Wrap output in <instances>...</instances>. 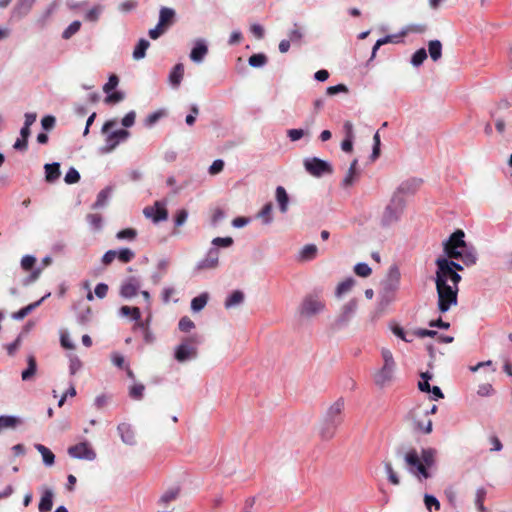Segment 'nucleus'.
<instances>
[{
    "mask_svg": "<svg viewBox=\"0 0 512 512\" xmlns=\"http://www.w3.org/2000/svg\"><path fill=\"white\" fill-rule=\"evenodd\" d=\"M117 430L119 432L121 440L125 444L132 446L136 443L134 431L132 430V428L129 424L121 423L118 425Z\"/></svg>",
    "mask_w": 512,
    "mask_h": 512,
    "instance_id": "nucleus-22",
    "label": "nucleus"
},
{
    "mask_svg": "<svg viewBox=\"0 0 512 512\" xmlns=\"http://www.w3.org/2000/svg\"><path fill=\"white\" fill-rule=\"evenodd\" d=\"M275 199L278 203L280 212L285 214L289 207V196L283 186L276 187Z\"/></svg>",
    "mask_w": 512,
    "mask_h": 512,
    "instance_id": "nucleus-23",
    "label": "nucleus"
},
{
    "mask_svg": "<svg viewBox=\"0 0 512 512\" xmlns=\"http://www.w3.org/2000/svg\"><path fill=\"white\" fill-rule=\"evenodd\" d=\"M219 265V249L210 248L205 257L197 262L195 265V272H202L206 270H214Z\"/></svg>",
    "mask_w": 512,
    "mask_h": 512,
    "instance_id": "nucleus-13",
    "label": "nucleus"
},
{
    "mask_svg": "<svg viewBox=\"0 0 512 512\" xmlns=\"http://www.w3.org/2000/svg\"><path fill=\"white\" fill-rule=\"evenodd\" d=\"M143 215L157 224L168 219V211L165 201H156L152 206L143 209Z\"/></svg>",
    "mask_w": 512,
    "mask_h": 512,
    "instance_id": "nucleus-11",
    "label": "nucleus"
},
{
    "mask_svg": "<svg viewBox=\"0 0 512 512\" xmlns=\"http://www.w3.org/2000/svg\"><path fill=\"white\" fill-rule=\"evenodd\" d=\"M54 491L48 487H42V495L38 505L39 512H50L53 507Z\"/></svg>",
    "mask_w": 512,
    "mask_h": 512,
    "instance_id": "nucleus-19",
    "label": "nucleus"
},
{
    "mask_svg": "<svg viewBox=\"0 0 512 512\" xmlns=\"http://www.w3.org/2000/svg\"><path fill=\"white\" fill-rule=\"evenodd\" d=\"M435 455L436 450L433 448L422 449L420 457L427 469L434 464Z\"/></svg>",
    "mask_w": 512,
    "mask_h": 512,
    "instance_id": "nucleus-36",
    "label": "nucleus"
},
{
    "mask_svg": "<svg viewBox=\"0 0 512 512\" xmlns=\"http://www.w3.org/2000/svg\"><path fill=\"white\" fill-rule=\"evenodd\" d=\"M427 58V52L424 48L418 49L411 57V64L414 67H419Z\"/></svg>",
    "mask_w": 512,
    "mask_h": 512,
    "instance_id": "nucleus-44",
    "label": "nucleus"
},
{
    "mask_svg": "<svg viewBox=\"0 0 512 512\" xmlns=\"http://www.w3.org/2000/svg\"><path fill=\"white\" fill-rule=\"evenodd\" d=\"M145 386L141 383L134 384L129 389V396L135 400H141L144 395Z\"/></svg>",
    "mask_w": 512,
    "mask_h": 512,
    "instance_id": "nucleus-46",
    "label": "nucleus"
},
{
    "mask_svg": "<svg viewBox=\"0 0 512 512\" xmlns=\"http://www.w3.org/2000/svg\"><path fill=\"white\" fill-rule=\"evenodd\" d=\"M429 55L433 61H438L442 56V44L439 40H431L428 44Z\"/></svg>",
    "mask_w": 512,
    "mask_h": 512,
    "instance_id": "nucleus-35",
    "label": "nucleus"
},
{
    "mask_svg": "<svg viewBox=\"0 0 512 512\" xmlns=\"http://www.w3.org/2000/svg\"><path fill=\"white\" fill-rule=\"evenodd\" d=\"M344 407L345 401L343 398H338L329 406L319 428V435L322 439L330 440L334 437L338 427L343 422Z\"/></svg>",
    "mask_w": 512,
    "mask_h": 512,
    "instance_id": "nucleus-3",
    "label": "nucleus"
},
{
    "mask_svg": "<svg viewBox=\"0 0 512 512\" xmlns=\"http://www.w3.org/2000/svg\"><path fill=\"white\" fill-rule=\"evenodd\" d=\"M245 299V295L241 290H234L225 300L224 306L226 309H231L240 306Z\"/></svg>",
    "mask_w": 512,
    "mask_h": 512,
    "instance_id": "nucleus-26",
    "label": "nucleus"
},
{
    "mask_svg": "<svg viewBox=\"0 0 512 512\" xmlns=\"http://www.w3.org/2000/svg\"><path fill=\"white\" fill-rule=\"evenodd\" d=\"M116 256L120 262L129 263L134 259L135 253L130 248H120L116 250Z\"/></svg>",
    "mask_w": 512,
    "mask_h": 512,
    "instance_id": "nucleus-40",
    "label": "nucleus"
},
{
    "mask_svg": "<svg viewBox=\"0 0 512 512\" xmlns=\"http://www.w3.org/2000/svg\"><path fill=\"white\" fill-rule=\"evenodd\" d=\"M104 7L100 4L93 6L89 9L85 14V20L89 22H97L100 18V15L103 12Z\"/></svg>",
    "mask_w": 512,
    "mask_h": 512,
    "instance_id": "nucleus-39",
    "label": "nucleus"
},
{
    "mask_svg": "<svg viewBox=\"0 0 512 512\" xmlns=\"http://www.w3.org/2000/svg\"><path fill=\"white\" fill-rule=\"evenodd\" d=\"M234 243L233 239L231 237H216L211 241L212 247L211 248H228L232 246Z\"/></svg>",
    "mask_w": 512,
    "mask_h": 512,
    "instance_id": "nucleus-45",
    "label": "nucleus"
},
{
    "mask_svg": "<svg viewBox=\"0 0 512 512\" xmlns=\"http://www.w3.org/2000/svg\"><path fill=\"white\" fill-rule=\"evenodd\" d=\"M325 309L326 304L324 300L318 294L310 293L303 298L298 312L301 317L309 319L321 314Z\"/></svg>",
    "mask_w": 512,
    "mask_h": 512,
    "instance_id": "nucleus-6",
    "label": "nucleus"
},
{
    "mask_svg": "<svg viewBox=\"0 0 512 512\" xmlns=\"http://www.w3.org/2000/svg\"><path fill=\"white\" fill-rule=\"evenodd\" d=\"M137 5L138 2L136 0H126L119 5V10L124 13H127L134 10L137 7Z\"/></svg>",
    "mask_w": 512,
    "mask_h": 512,
    "instance_id": "nucleus-64",
    "label": "nucleus"
},
{
    "mask_svg": "<svg viewBox=\"0 0 512 512\" xmlns=\"http://www.w3.org/2000/svg\"><path fill=\"white\" fill-rule=\"evenodd\" d=\"M347 92H348V88L344 84H338V85H334V86H329L326 89V94L329 95V96H334V95H336L338 93H347Z\"/></svg>",
    "mask_w": 512,
    "mask_h": 512,
    "instance_id": "nucleus-58",
    "label": "nucleus"
},
{
    "mask_svg": "<svg viewBox=\"0 0 512 512\" xmlns=\"http://www.w3.org/2000/svg\"><path fill=\"white\" fill-rule=\"evenodd\" d=\"M121 316H131L132 320L137 322V326L145 328V324L141 320V312L138 307L122 306L119 310Z\"/></svg>",
    "mask_w": 512,
    "mask_h": 512,
    "instance_id": "nucleus-25",
    "label": "nucleus"
},
{
    "mask_svg": "<svg viewBox=\"0 0 512 512\" xmlns=\"http://www.w3.org/2000/svg\"><path fill=\"white\" fill-rule=\"evenodd\" d=\"M81 28V22L78 20L73 21L70 25L63 31L62 38L65 40L70 39L73 35H75Z\"/></svg>",
    "mask_w": 512,
    "mask_h": 512,
    "instance_id": "nucleus-43",
    "label": "nucleus"
},
{
    "mask_svg": "<svg viewBox=\"0 0 512 512\" xmlns=\"http://www.w3.org/2000/svg\"><path fill=\"white\" fill-rule=\"evenodd\" d=\"M141 288V281L135 276L126 278L120 286L119 294L124 299H131L135 297Z\"/></svg>",
    "mask_w": 512,
    "mask_h": 512,
    "instance_id": "nucleus-15",
    "label": "nucleus"
},
{
    "mask_svg": "<svg viewBox=\"0 0 512 512\" xmlns=\"http://www.w3.org/2000/svg\"><path fill=\"white\" fill-rule=\"evenodd\" d=\"M303 129H289L287 130V136L293 142L300 140L303 136L306 135Z\"/></svg>",
    "mask_w": 512,
    "mask_h": 512,
    "instance_id": "nucleus-62",
    "label": "nucleus"
},
{
    "mask_svg": "<svg viewBox=\"0 0 512 512\" xmlns=\"http://www.w3.org/2000/svg\"><path fill=\"white\" fill-rule=\"evenodd\" d=\"M224 168V161L222 159H216L213 161V163L209 167V173L211 175H216L222 172Z\"/></svg>",
    "mask_w": 512,
    "mask_h": 512,
    "instance_id": "nucleus-60",
    "label": "nucleus"
},
{
    "mask_svg": "<svg viewBox=\"0 0 512 512\" xmlns=\"http://www.w3.org/2000/svg\"><path fill=\"white\" fill-rule=\"evenodd\" d=\"M198 343L197 336L186 338L175 348L174 357L178 362H186L194 359L197 356V348L195 344Z\"/></svg>",
    "mask_w": 512,
    "mask_h": 512,
    "instance_id": "nucleus-10",
    "label": "nucleus"
},
{
    "mask_svg": "<svg viewBox=\"0 0 512 512\" xmlns=\"http://www.w3.org/2000/svg\"><path fill=\"white\" fill-rule=\"evenodd\" d=\"M248 63L251 67L260 68L267 63V57L263 53L253 54L249 57Z\"/></svg>",
    "mask_w": 512,
    "mask_h": 512,
    "instance_id": "nucleus-41",
    "label": "nucleus"
},
{
    "mask_svg": "<svg viewBox=\"0 0 512 512\" xmlns=\"http://www.w3.org/2000/svg\"><path fill=\"white\" fill-rule=\"evenodd\" d=\"M86 220L93 230H101L103 226V219L100 214H88Z\"/></svg>",
    "mask_w": 512,
    "mask_h": 512,
    "instance_id": "nucleus-42",
    "label": "nucleus"
},
{
    "mask_svg": "<svg viewBox=\"0 0 512 512\" xmlns=\"http://www.w3.org/2000/svg\"><path fill=\"white\" fill-rule=\"evenodd\" d=\"M28 367L22 372L21 377L23 381L30 380L36 373L37 363L34 356L30 355L27 358Z\"/></svg>",
    "mask_w": 512,
    "mask_h": 512,
    "instance_id": "nucleus-34",
    "label": "nucleus"
},
{
    "mask_svg": "<svg viewBox=\"0 0 512 512\" xmlns=\"http://www.w3.org/2000/svg\"><path fill=\"white\" fill-rule=\"evenodd\" d=\"M125 95L121 91H116L113 93H108V95L105 98L106 103H118L121 102L124 99Z\"/></svg>",
    "mask_w": 512,
    "mask_h": 512,
    "instance_id": "nucleus-63",
    "label": "nucleus"
},
{
    "mask_svg": "<svg viewBox=\"0 0 512 512\" xmlns=\"http://www.w3.org/2000/svg\"><path fill=\"white\" fill-rule=\"evenodd\" d=\"M35 449L41 454L43 463L46 466H52L55 462V455L53 452L42 444H35Z\"/></svg>",
    "mask_w": 512,
    "mask_h": 512,
    "instance_id": "nucleus-29",
    "label": "nucleus"
},
{
    "mask_svg": "<svg viewBox=\"0 0 512 512\" xmlns=\"http://www.w3.org/2000/svg\"><path fill=\"white\" fill-rule=\"evenodd\" d=\"M179 492H180V489L178 487L171 488L163 493V495L160 497L159 502L161 504H166L170 501H173L177 498V496L179 495Z\"/></svg>",
    "mask_w": 512,
    "mask_h": 512,
    "instance_id": "nucleus-48",
    "label": "nucleus"
},
{
    "mask_svg": "<svg viewBox=\"0 0 512 512\" xmlns=\"http://www.w3.org/2000/svg\"><path fill=\"white\" fill-rule=\"evenodd\" d=\"M424 503H425V506L428 510L431 511V508L434 507L435 510H439L440 509V502L439 500L433 496V495H430V494H425L424 495Z\"/></svg>",
    "mask_w": 512,
    "mask_h": 512,
    "instance_id": "nucleus-55",
    "label": "nucleus"
},
{
    "mask_svg": "<svg viewBox=\"0 0 512 512\" xmlns=\"http://www.w3.org/2000/svg\"><path fill=\"white\" fill-rule=\"evenodd\" d=\"M395 454L397 457H403L409 473L423 479L430 477V474L424 463L421 461V457L416 449L411 448L404 453L403 447H398L395 451Z\"/></svg>",
    "mask_w": 512,
    "mask_h": 512,
    "instance_id": "nucleus-5",
    "label": "nucleus"
},
{
    "mask_svg": "<svg viewBox=\"0 0 512 512\" xmlns=\"http://www.w3.org/2000/svg\"><path fill=\"white\" fill-rule=\"evenodd\" d=\"M45 178L49 183L55 182L60 177V164L57 162L45 164Z\"/></svg>",
    "mask_w": 512,
    "mask_h": 512,
    "instance_id": "nucleus-28",
    "label": "nucleus"
},
{
    "mask_svg": "<svg viewBox=\"0 0 512 512\" xmlns=\"http://www.w3.org/2000/svg\"><path fill=\"white\" fill-rule=\"evenodd\" d=\"M395 371L396 366L383 364L382 367L373 374L375 385L379 388L388 386L394 380Z\"/></svg>",
    "mask_w": 512,
    "mask_h": 512,
    "instance_id": "nucleus-14",
    "label": "nucleus"
},
{
    "mask_svg": "<svg viewBox=\"0 0 512 512\" xmlns=\"http://www.w3.org/2000/svg\"><path fill=\"white\" fill-rule=\"evenodd\" d=\"M82 368V362L76 355L69 357V372L75 375Z\"/></svg>",
    "mask_w": 512,
    "mask_h": 512,
    "instance_id": "nucleus-53",
    "label": "nucleus"
},
{
    "mask_svg": "<svg viewBox=\"0 0 512 512\" xmlns=\"http://www.w3.org/2000/svg\"><path fill=\"white\" fill-rule=\"evenodd\" d=\"M422 183L421 179L418 178H411L406 181H403L397 190L394 192V194H398L399 196L403 195H412L414 194L420 187Z\"/></svg>",
    "mask_w": 512,
    "mask_h": 512,
    "instance_id": "nucleus-18",
    "label": "nucleus"
},
{
    "mask_svg": "<svg viewBox=\"0 0 512 512\" xmlns=\"http://www.w3.org/2000/svg\"><path fill=\"white\" fill-rule=\"evenodd\" d=\"M486 497V490L483 487H480L476 491V498H475V504L480 512L485 511L484 507V499Z\"/></svg>",
    "mask_w": 512,
    "mask_h": 512,
    "instance_id": "nucleus-51",
    "label": "nucleus"
},
{
    "mask_svg": "<svg viewBox=\"0 0 512 512\" xmlns=\"http://www.w3.org/2000/svg\"><path fill=\"white\" fill-rule=\"evenodd\" d=\"M80 180V173L74 168V167H71L65 177H64V181L65 183L67 184H75L77 183L78 181Z\"/></svg>",
    "mask_w": 512,
    "mask_h": 512,
    "instance_id": "nucleus-54",
    "label": "nucleus"
},
{
    "mask_svg": "<svg viewBox=\"0 0 512 512\" xmlns=\"http://www.w3.org/2000/svg\"><path fill=\"white\" fill-rule=\"evenodd\" d=\"M35 0H18L11 11L12 20H20L31 11Z\"/></svg>",
    "mask_w": 512,
    "mask_h": 512,
    "instance_id": "nucleus-17",
    "label": "nucleus"
},
{
    "mask_svg": "<svg viewBox=\"0 0 512 512\" xmlns=\"http://www.w3.org/2000/svg\"><path fill=\"white\" fill-rule=\"evenodd\" d=\"M116 125V120H108L102 126L101 131L106 135L105 145L100 148L103 154L112 152L120 143L125 142L130 137V132L125 129L110 131Z\"/></svg>",
    "mask_w": 512,
    "mask_h": 512,
    "instance_id": "nucleus-4",
    "label": "nucleus"
},
{
    "mask_svg": "<svg viewBox=\"0 0 512 512\" xmlns=\"http://www.w3.org/2000/svg\"><path fill=\"white\" fill-rule=\"evenodd\" d=\"M465 234L462 230H456L443 242L444 253L448 258L461 260L464 265L472 266L477 262V252L472 245L464 240Z\"/></svg>",
    "mask_w": 512,
    "mask_h": 512,
    "instance_id": "nucleus-2",
    "label": "nucleus"
},
{
    "mask_svg": "<svg viewBox=\"0 0 512 512\" xmlns=\"http://www.w3.org/2000/svg\"><path fill=\"white\" fill-rule=\"evenodd\" d=\"M175 11L172 8L162 7L159 11V26H163L166 30L173 24Z\"/></svg>",
    "mask_w": 512,
    "mask_h": 512,
    "instance_id": "nucleus-24",
    "label": "nucleus"
},
{
    "mask_svg": "<svg viewBox=\"0 0 512 512\" xmlns=\"http://www.w3.org/2000/svg\"><path fill=\"white\" fill-rule=\"evenodd\" d=\"M303 165L307 173L317 178H320L325 174L330 175L333 173L332 165L328 161L318 157L305 158Z\"/></svg>",
    "mask_w": 512,
    "mask_h": 512,
    "instance_id": "nucleus-9",
    "label": "nucleus"
},
{
    "mask_svg": "<svg viewBox=\"0 0 512 512\" xmlns=\"http://www.w3.org/2000/svg\"><path fill=\"white\" fill-rule=\"evenodd\" d=\"M358 309V301L355 298L350 299L342 305L338 315L332 323V328L340 330L348 326Z\"/></svg>",
    "mask_w": 512,
    "mask_h": 512,
    "instance_id": "nucleus-8",
    "label": "nucleus"
},
{
    "mask_svg": "<svg viewBox=\"0 0 512 512\" xmlns=\"http://www.w3.org/2000/svg\"><path fill=\"white\" fill-rule=\"evenodd\" d=\"M384 469L387 474L388 480L393 485H398L400 483L399 477L393 470L392 464L389 461L384 462Z\"/></svg>",
    "mask_w": 512,
    "mask_h": 512,
    "instance_id": "nucleus-47",
    "label": "nucleus"
},
{
    "mask_svg": "<svg viewBox=\"0 0 512 512\" xmlns=\"http://www.w3.org/2000/svg\"><path fill=\"white\" fill-rule=\"evenodd\" d=\"M354 272L360 277H368L372 273V269L367 263L360 262L354 266Z\"/></svg>",
    "mask_w": 512,
    "mask_h": 512,
    "instance_id": "nucleus-49",
    "label": "nucleus"
},
{
    "mask_svg": "<svg viewBox=\"0 0 512 512\" xmlns=\"http://www.w3.org/2000/svg\"><path fill=\"white\" fill-rule=\"evenodd\" d=\"M19 423V419L15 416H0V428H14Z\"/></svg>",
    "mask_w": 512,
    "mask_h": 512,
    "instance_id": "nucleus-50",
    "label": "nucleus"
},
{
    "mask_svg": "<svg viewBox=\"0 0 512 512\" xmlns=\"http://www.w3.org/2000/svg\"><path fill=\"white\" fill-rule=\"evenodd\" d=\"M149 46H150L149 41L144 38H141L134 48V51L132 54L133 59L134 60L143 59L146 56V51L149 48Z\"/></svg>",
    "mask_w": 512,
    "mask_h": 512,
    "instance_id": "nucleus-31",
    "label": "nucleus"
},
{
    "mask_svg": "<svg viewBox=\"0 0 512 512\" xmlns=\"http://www.w3.org/2000/svg\"><path fill=\"white\" fill-rule=\"evenodd\" d=\"M435 264L437 266L435 273V285L438 296L437 305L439 311L445 313L452 306L457 305L458 285L462 277L449 266L446 257H438Z\"/></svg>",
    "mask_w": 512,
    "mask_h": 512,
    "instance_id": "nucleus-1",
    "label": "nucleus"
},
{
    "mask_svg": "<svg viewBox=\"0 0 512 512\" xmlns=\"http://www.w3.org/2000/svg\"><path fill=\"white\" fill-rule=\"evenodd\" d=\"M70 457L80 460L93 461L96 459V452L89 443L81 442L68 448Z\"/></svg>",
    "mask_w": 512,
    "mask_h": 512,
    "instance_id": "nucleus-12",
    "label": "nucleus"
},
{
    "mask_svg": "<svg viewBox=\"0 0 512 512\" xmlns=\"http://www.w3.org/2000/svg\"><path fill=\"white\" fill-rule=\"evenodd\" d=\"M36 263V258L33 255H25L21 259V267L25 271H29Z\"/></svg>",
    "mask_w": 512,
    "mask_h": 512,
    "instance_id": "nucleus-57",
    "label": "nucleus"
},
{
    "mask_svg": "<svg viewBox=\"0 0 512 512\" xmlns=\"http://www.w3.org/2000/svg\"><path fill=\"white\" fill-rule=\"evenodd\" d=\"M187 218H188L187 210L181 209V210L177 211V213L175 215V219H174L175 225L177 227L184 225L185 222L187 221Z\"/></svg>",
    "mask_w": 512,
    "mask_h": 512,
    "instance_id": "nucleus-61",
    "label": "nucleus"
},
{
    "mask_svg": "<svg viewBox=\"0 0 512 512\" xmlns=\"http://www.w3.org/2000/svg\"><path fill=\"white\" fill-rule=\"evenodd\" d=\"M184 77V65L177 63L169 73L168 82L173 89H178Z\"/></svg>",
    "mask_w": 512,
    "mask_h": 512,
    "instance_id": "nucleus-21",
    "label": "nucleus"
},
{
    "mask_svg": "<svg viewBox=\"0 0 512 512\" xmlns=\"http://www.w3.org/2000/svg\"><path fill=\"white\" fill-rule=\"evenodd\" d=\"M137 230L134 228H126L116 233V238L120 241H134L137 237Z\"/></svg>",
    "mask_w": 512,
    "mask_h": 512,
    "instance_id": "nucleus-38",
    "label": "nucleus"
},
{
    "mask_svg": "<svg viewBox=\"0 0 512 512\" xmlns=\"http://www.w3.org/2000/svg\"><path fill=\"white\" fill-rule=\"evenodd\" d=\"M272 210H273L272 203L268 202L258 212L257 217L262 220L263 224L269 225L273 222Z\"/></svg>",
    "mask_w": 512,
    "mask_h": 512,
    "instance_id": "nucleus-33",
    "label": "nucleus"
},
{
    "mask_svg": "<svg viewBox=\"0 0 512 512\" xmlns=\"http://www.w3.org/2000/svg\"><path fill=\"white\" fill-rule=\"evenodd\" d=\"M170 265V261L167 258H162L158 260L156 264V270L151 274L150 279L154 285H158L162 278L166 275L168 268Z\"/></svg>",
    "mask_w": 512,
    "mask_h": 512,
    "instance_id": "nucleus-20",
    "label": "nucleus"
},
{
    "mask_svg": "<svg viewBox=\"0 0 512 512\" xmlns=\"http://www.w3.org/2000/svg\"><path fill=\"white\" fill-rule=\"evenodd\" d=\"M208 298L209 297L207 293H202L199 296L193 298L191 301V309L194 312L201 311L206 306Z\"/></svg>",
    "mask_w": 512,
    "mask_h": 512,
    "instance_id": "nucleus-37",
    "label": "nucleus"
},
{
    "mask_svg": "<svg viewBox=\"0 0 512 512\" xmlns=\"http://www.w3.org/2000/svg\"><path fill=\"white\" fill-rule=\"evenodd\" d=\"M118 83L119 78L115 74L110 75L107 83L103 86V91L107 94L110 93L117 87Z\"/></svg>",
    "mask_w": 512,
    "mask_h": 512,
    "instance_id": "nucleus-56",
    "label": "nucleus"
},
{
    "mask_svg": "<svg viewBox=\"0 0 512 512\" xmlns=\"http://www.w3.org/2000/svg\"><path fill=\"white\" fill-rule=\"evenodd\" d=\"M208 54V45L205 39L198 38L194 41V46L190 52V60L194 63H202Z\"/></svg>",
    "mask_w": 512,
    "mask_h": 512,
    "instance_id": "nucleus-16",
    "label": "nucleus"
},
{
    "mask_svg": "<svg viewBox=\"0 0 512 512\" xmlns=\"http://www.w3.org/2000/svg\"><path fill=\"white\" fill-rule=\"evenodd\" d=\"M111 192H112L111 187H106L103 190H101L98 193L96 201L92 205V208L100 209V208H103L104 206H106V204L108 203L109 197L111 195Z\"/></svg>",
    "mask_w": 512,
    "mask_h": 512,
    "instance_id": "nucleus-30",
    "label": "nucleus"
},
{
    "mask_svg": "<svg viewBox=\"0 0 512 512\" xmlns=\"http://www.w3.org/2000/svg\"><path fill=\"white\" fill-rule=\"evenodd\" d=\"M195 327L194 322L188 317L183 316L178 323V328L182 332H189Z\"/></svg>",
    "mask_w": 512,
    "mask_h": 512,
    "instance_id": "nucleus-52",
    "label": "nucleus"
},
{
    "mask_svg": "<svg viewBox=\"0 0 512 512\" xmlns=\"http://www.w3.org/2000/svg\"><path fill=\"white\" fill-rule=\"evenodd\" d=\"M354 285L355 280L352 277L346 278L344 281L337 285L335 290L336 297L341 298L344 294L348 293Z\"/></svg>",
    "mask_w": 512,
    "mask_h": 512,
    "instance_id": "nucleus-32",
    "label": "nucleus"
},
{
    "mask_svg": "<svg viewBox=\"0 0 512 512\" xmlns=\"http://www.w3.org/2000/svg\"><path fill=\"white\" fill-rule=\"evenodd\" d=\"M318 248L315 244H307L300 251L298 255L299 261H311L317 257Z\"/></svg>",
    "mask_w": 512,
    "mask_h": 512,
    "instance_id": "nucleus-27",
    "label": "nucleus"
},
{
    "mask_svg": "<svg viewBox=\"0 0 512 512\" xmlns=\"http://www.w3.org/2000/svg\"><path fill=\"white\" fill-rule=\"evenodd\" d=\"M405 199L398 194H393L390 202L385 207V210L382 215V225L390 226L396 222H398L403 214L405 208Z\"/></svg>",
    "mask_w": 512,
    "mask_h": 512,
    "instance_id": "nucleus-7",
    "label": "nucleus"
},
{
    "mask_svg": "<svg viewBox=\"0 0 512 512\" xmlns=\"http://www.w3.org/2000/svg\"><path fill=\"white\" fill-rule=\"evenodd\" d=\"M381 356L383 359V364L396 366V362L394 360L392 352L387 348H382Z\"/></svg>",
    "mask_w": 512,
    "mask_h": 512,
    "instance_id": "nucleus-59",
    "label": "nucleus"
}]
</instances>
